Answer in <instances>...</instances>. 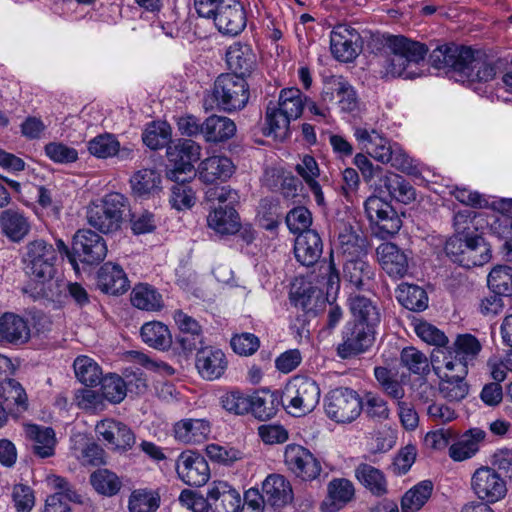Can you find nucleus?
I'll return each mask as SVG.
<instances>
[{
  "mask_svg": "<svg viewBox=\"0 0 512 512\" xmlns=\"http://www.w3.org/2000/svg\"><path fill=\"white\" fill-rule=\"evenodd\" d=\"M323 252L321 237L315 230L300 233L295 240L294 254L303 266H312L320 259Z\"/></svg>",
  "mask_w": 512,
  "mask_h": 512,
  "instance_id": "cd10ccee",
  "label": "nucleus"
},
{
  "mask_svg": "<svg viewBox=\"0 0 512 512\" xmlns=\"http://www.w3.org/2000/svg\"><path fill=\"white\" fill-rule=\"evenodd\" d=\"M206 18L212 19L218 31L228 36H237L247 24L246 11L238 0H224L213 15Z\"/></svg>",
  "mask_w": 512,
  "mask_h": 512,
  "instance_id": "f8f14e48",
  "label": "nucleus"
},
{
  "mask_svg": "<svg viewBox=\"0 0 512 512\" xmlns=\"http://www.w3.org/2000/svg\"><path fill=\"white\" fill-rule=\"evenodd\" d=\"M47 482L55 493L46 499L45 512H72L65 500L74 503L82 502L81 496L65 478L52 475L47 478Z\"/></svg>",
  "mask_w": 512,
  "mask_h": 512,
  "instance_id": "412c9836",
  "label": "nucleus"
},
{
  "mask_svg": "<svg viewBox=\"0 0 512 512\" xmlns=\"http://www.w3.org/2000/svg\"><path fill=\"white\" fill-rule=\"evenodd\" d=\"M431 65L436 69H449L462 82H488L495 78L496 67L488 56L470 47L446 44L430 54Z\"/></svg>",
  "mask_w": 512,
  "mask_h": 512,
  "instance_id": "f257e3e1",
  "label": "nucleus"
},
{
  "mask_svg": "<svg viewBox=\"0 0 512 512\" xmlns=\"http://www.w3.org/2000/svg\"><path fill=\"white\" fill-rule=\"evenodd\" d=\"M375 328L365 323L349 322L342 331L336 351L341 359H350L366 352L375 341Z\"/></svg>",
  "mask_w": 512,
  "mask_h": 512,
  "instance_id": "9b49d317",
  "label": "nucleus"
},
{
  "mask_svg": "<svg viewBox=\"0 0 512 512\" xmlns=\"http://www.w3.org/2000/svg\"><path fill=\"white\" fill-rule=\"evenodd\" d=\"M250 401L249 412L261 421L269 420L277 413L278 401L272 393L256 392L250 395Z\"/></svg>",
  "mask_w": 512,
  "mask_h": 512,
  "instance_id": "3c124183",
  "label": "nucleus"
},
{
  "mask_svg": "<svg viewBox=\"0 0 512 512\" xmlns=\"http://www.w3.org/2000/svg\"><path fill=\"white\" fill-rule=\"evenodd\" d=\"M399 303L410 311H423L428 307V296L426 291L417 286L403 283L397 290Z\"/></svg>",
  "mask_w": 512,
  "mask_h": 512,
  "instance_id": "49530a36",
  "label": "nucleus"
},
{
  "mask_svg": "<svg viewBox=\"0 0 512 512\" xmlns=\"http://www.w3.org/2000/svg\"><path fill=\"white\" fill-rule=\"evenodd\" d=\"M355 323H365L368 327L376 328L381 321L380 309L372 299L362 295L350 296L348 299Z\"/></svg>",
  "mask_w": 512,
  "mask_h": 512,
  "instance_id": "c9c22d12",
  "label": "nucleus"
},
{
  "mask_svg": "<svg viewBox=\"0 0 512 512\" xmlns=\"http://www.w3.org/2000/svg\"><path fill=\"white\" fill-rule=\"evenodd\" d=\"M295 170L313 193L316 203L319 206H323L325 199L321 186L317 181L320 169L315 158L310 155H304L300 163L296 165Z\"/></svg>",
  "mask_w": 512,
  "mask_h": 512,
  "instance_id": "a19ab883",
  "label": "nucleus"
},
{
  "mask_svg": "<svg viewBox=\"0 0 512 512\" xmlns=\"http://www.w3.org/2000/svg\"><path fill=\"white\" fill-rule=\"evenodd\" d=\"M359 35L355 29L346 25H337L330 34V48L333 56L342 62H350L358 55L357 40Z\"/></svg>",
  "mask_w": 512,
  "mask_h": 512,
  "instance_id": "4be33fe9",
  "label": "nucleus"
},
{
  "mask_svg": "<svg viewBox=\"0 0 512 512\" xmlns=\"http://www.w3.org/2000/svg\"><path fill=\"white\" fill-rule=\"evenodd\" d=\"M381 182L389 195L398 202L408 204L416 198L415 189L398 174L387 173L381 178Z\"/></svg>",
  "mask_w": 512,
  "mask_h": 512,
  "instance_id": "a18cd8bd",
  "label": "nucleus"
},
{
  "mask_svg": "<svg viewBox=\"0 0 512 512\" xmlns=\"http://www.w3.org/2000/svg\"><path fill=\"white\" fill-rule=\"evenodd\" d=\"M208 226L220 234H235L240 228V219L233 206H219L207 217Z\"/></svg>",
  "mask_w": 512,
  "mask_h": 512,
  "instance_id": "ea45409f",
  "label": "nucleus"
},
{
  "mask_svg": "<svg viewBox=\"0 0 512 512\" xmlns=\"http://www.w3.org/2000/svg\"><path fill=\"white\" fill-rule=\"evenodd\" d=\"M305 100L306 97L298 88H285L280 91L276 107L296 120L303 112Z\"/></svg>",
  "mask_w": 512,
  "mask_h": 512,
  "instance_id": "09e8293b",
  "label": "nucleus"
},
{
  "mask_svg": "<svg viewBox=\"0 0 512 512\" xmlns=\"http://www.w3.org/2000/svg\"><path fill=\"white\" fill-rule=\"evenodd\" d=\"M328 496L323 502L329 512H335L350 502L355 495L353 483L345 478L331 480L327 486Z\"/></svg>",
  "mask_w": 512,
  "mask_h": 512,
  "instance_id": "58836bf2",
  "label": "nucleus"
},
{
  "mask_svg": "<svg viewBox=\"0 0 512 512\" xmlns=\"http://www.w3.org/2000/svg\"><path fill=\"white\" fill-rule=\"evenodd\" d=\"M195 172L201 182L216 184L227 181L234 174L235 165L227 156L213 155L202 160Z\"/></svg>",
  "mask_w": 512,
  "mask_h": 512,
  "instance_id": "6ab92c4d",
  "label": "nucleus"
},
{
  "mask_svg": "<svg viewBox=\"0 0 512 512\" xmlns=\"http://www.w3.org/2000/svg\"><path fill=\"white\" fill-rule=\"evenodd\" d=\"M201 146L191 139H179L167 147V158L172 164L166 176L171 181H190L196 176L193 163L201 156Z\"/></svg>",
  "mask_w": 512,
  "mask_h": 512,
  "instance_id": "1a4fd4ad",
  "label": "nucleus"
},
{
  "mask_svg": "<svg viewBox=\"0 0 512 512\" xmlns=\"http://www.w3.org/2000/svg\"><path fill=\"white\" fill-rule=\"evenodd\" d=\"M0 395L7 408L16 405L18 412L27 409V395L20 383L15 379H6L0 384Z\"/></svg>",
  "mask_w": 512,
  "mask_h": 512,
  "instance_id": "052dcab7",
  "label": "nucleus"
},
{
  "mask_svg": "<svg viewBox=\"0 0 512 512\" xmlns=\"http://www.w3.org/2000/svg\"><path fill=\"white\" fill-rule=\"evenodd\" d=\"M365 257L347 258L343 266L344 279L356 289H368L375 275L374 268Z\"/></svg>",
  "mask_w": 512,
  "mask_h": 512,
  "instance_id": "473e14b6",
  "label": "nucleus"
},
{
  "mask_svg": "<svg viewBox=\"0 0 512 512\" xmlns=\"http://www.w3.org/2000/svg\"><path fill=\"white\" fill-rule=\"evenodd\" d=\"M24 254L26 273L31 280L46 284L50 282L55 273L57 260L56 249L43 239L27 243Z\"/></svg>",
  "mask_w": 512,
  "mask_h": 512,
  "instance_id": "6e6552de",
  "label": "nucleus"
},
{
  "mask_svg": "<svg viewBox=\"0 0 512 512\" xmlns=\"http://www.w3.org/2000/svg\"><path fill=\"white\" fill-rule=\"evenodd\" d=\"M321 391L317 382L306 376H295L285 386L282 404L293 416L312 412L320 401Z\"/></svg>",
  "mask_w": 512,
  "mask_h": 512,
  "instance_id": "423d86ee",
  "label": "nucleus"
},
{
  "mask_svg": "<svg viewBox=\"0 0 512 512\" xmlns=\"http://www.w3.org/2000/svg\"><path fill=\"white\" fill-rule=\"evenodd\" d=\"M226 62L232 74L245 77L256 66V55L248 44L236 42L226 51Z\"/></svg>",
  "mask_w": 512,
  "mask_h": 512,
  "instance_id": "7c9ffc66",
  "label": "nucleus"
},
{
  "mask_svg": "<svg viewBox=\"0 0 512 512\" xmlns=\"http://www.w3.org/2000/svg\"><path fill=\"white\" fill-rule=\"evenodd\" d=\"M485 437V431L479 428L469 429L462 435L456 433L448 449L449 457L455 462H462L473 458L478 453Z\"/></svg>",
  "mask_w": 512,
  "mask_h": 512,
  "instance_id": "b1692460",
  "label": "nucleus"
},
{
  "mask_svg": "<svg viewBox=\"0 0 512 512\" xmlns=\"http://www.w3.org/2000/svg\"><path fill=\"white\" fill-rule=\"evenodd\" d=\"M471 487L479 499L487 503H495L503 499L507 493L505 480L493 468H478L472 475Z\"/></svg>",
  "mask_w": 512,
  "mask_h": 512,
  "instance_id": "4468645a",
  "label": "nucleus"
},
{
  "mask_svg": "<svg viewBox=\"0 0 512 512\" xmlns=\"http://www.w3.org/2000/svg\"><path fill=\"white\" fill-rule=\"evenodd\" d=\"M203 137L206 142L220 143L232 138L236 133V125L226 116L211 115L204 121Z\"/></svg>",
  "mask_w": 512,
  "mask_h": 512,
  "instance_id": "e433bc0d",
  "label": "nucleus"
},
{
  "mask_svg": "<svg viewBox=\"0 0 512 512\" xmlns=\"http://www.w3.org/2000/svg\"><path fill=\"white\" fill-rule=\"evenodd\" d=\"M90 482L99 494L109 497L116 495L122 486L119 477L107 469H98L93 472L90 476Z\"/></svg>",
  "mask_w": 512,
  "mask_h": 512,
  "instance_id": "6e6d98bb",
  "label": "nucleus"
},
{
  "mask_svg": "<svg viewBox=\"0 0 512 512\" xmlns=\"http://www.w3.org/2000/svg\"><path fill=\"white\" fill-rule=\"evenodd\" d=\"M391 51L386 60L385 72L391 77L413 79L422 75L428 48L404 36H391L388 39Z\"/></svg>",
  "mask_w": 512,
  "mask_h": 512,
  "instance_id": "f03ea898",
  "label": "nucleus"
},
{
  "mask_svg": "<svg viewBox=\"0 0 512 512\" xmlns=\"http://www.w3.org/2000/svg\"><path fill=\"white\" fill-rule=\"evenodd\" d=\"M487 283L495 294L512 296V267L495 266L488 274Z\"/></svg>",
  "mask_w": 512,
  "mask_h": 512,
  "instance_id": "603ef678",
  "label": "nucleus"
},
{
  "mask_svg": "<svg viewBox=\"0 0 512 512\" xmlns=\"http://www.w3.org/2000/svg\"><path fill=\"white\" fill-rule=\"evenodd\" d=\"M262 492L266 502L275 507H283L293 499L290 482L280 474H270L262 483Z\"/></svg>",
  "mask_w": 512,
  "mask_h": 512,
  "instance_id": "2f4dec72",
  "label": "nucleus"
},
{
  "mask_svg": "<svg viewBox=\"0 0 512 512\" xmlns=\"http://www.w3.org/2000/svg\"><path fill=\"white\" fill-rule=\"evenodd\" d=\"M449 349H451L459 359L469 365L476 359L482 346L479 340L472 334H460L457 335L453 346Z\"/></svg>",
  "mask_w": 512,
  "mask_h": 512,
  "instance_id": "4d7b16f0",
  "label": "nucleus"
},
{
  "mask_svg": "<svg viewBox=\"0 0 512 512\" xmlns=\"http://www.w3.org/2000/svg\"><path fill=\"white\" fill-rule=\"evenodd\" d=\"M142 140L152 150L164 148L171 140V127L166 122H152L143 132Z\"/></svg>",
  "mask_w": 512,
  "mask_h": 512,
  "instance_id": "5fc2aeb1",
  "label": "nucleus"
},
{
  "mask_svg": "<svg viewBox=\"0 0 512 512\" xmlns=\"http://www.w3.org/2000/svg\"><path fill=\"white\" fill-rule=\"evenodd\" d=\"M100 382L103 399L117 404L125 398L126 384L118 375L105 376Z\"/></svg>",
  "mask_w": 512,
  "mask_h": 512,
  "instance_id": "0e129e2a",
  "label": "nucleus"
},
{
  "mask_svg": "<svg viewBox=\"0 0 512 512\" xmlns=\"http://www.w3.org/2000/svg\"><path fill=\"white\" fill-rule=\"evenodd\" d=\"M355 478L374 496L381 497L388 492V483L384 473L367 463H360L355 468Z\"/></svg>",
  "mask_w": 512,
  "mask_h": 512,
  "instance_id": "4c0bfd02",
  "label": "nucleus"
},
{
  "mask_svg": "<svg viewBox=\"0 0 512 512\" xmlns=\"http://www.w3.org/2000/svg\"><path fill=\"white\" fill-rule=\"evenodd\" d=\"M25 435L31 442V449L40 458H47L54 454L55 433L50 427H41L35 424L25 426Z\"/></svg>",
  "mask_w": 512,
  "mask_h": 512,
  "instance_id": "f704fd0d",
  "label": "nucleus"
},
{
  "mask_svg": "<svg viewBox=\"0 0 512 512\" xmlns=\"http://www.w3.org/2000/svg\"><path fill=\"white\" fill-rule=\"evenodd\" d=\"M160 505L158 493L148 489L134 490L128 501L130 512H156Z\"/></svg>",
  "mask_w": 512,
  "mask_h": 512,
  "instance_id": "13d9d810",
  "label": "nucleus"
},
{
  "mask_svg": "<svg viewBox=\"0 0 512 512\" xmlns=\"http://www.w3.org/2000/svg\"><path fill=\"white\" fill-rule=\"evenodd\" d=\"M365 213L370 223L376 225L383 237L396 234L402 221L394 208L382 198L370 196L364 203Z\"/></svg>",
  "mask_w": 512,
  "mask_h": 512,
  "instance_id": "ddd939ff",
  "label": "nucleus"
},
{
  "mask_svg": "<svg viewBox=\"0 0 512 512\" xmlns=\"http://www.w3.org/2000/svg\"><path fill=\"white\" fill-rule=\"evenodd\" d=\"M27 321L14 313H4L0 317V341L24 344L30 339Z\"/></svg>",
  "mask_w": 512,
  "mask_h": 512,
  "instance_id": "72a5a7b5",
  "label": "nucleus"
},
{
  "mask_svg": "<svg viewBox=\"0 0 512 512\" xmlns=\"http://www.w3.org/2000/svg\"><path fill=\"white\" fill-rule=\"evenodd\" d=\"M249 85L242 76L225 73L218 76L214 82L211 96L205 100L206 108L214 105L219 110L231 113L243 109L249 100Z\"/></svg>",
  "mask_w": 512,
  "mask_h": 512,
  "instance_id": "39448f33",
  "label": "nucleus"
},
{
  "mask_svg": "<svg viewBox=\"0 0 512 512\" xmlns=\"http://www.w3.org/2000/svg\"><path fill=\"white\" fill-rule=\"evenodd\" d=\"M382 269L393 278L404 277L409 268V257L405 251L391 242L382 243L376 250Z\"/></svg>",
  "mask_w": 512,
  "mask_h": 512,
  "instance_id": "5701e85b",
  "label": "nucleus"
},
{
  "mask_svg": "<svg viewBox=\"0 0 512 512\" xmlns=\"http://www.w3.org/2000/svg\"><path fill=\"white\" fill-rule=\"evenodd\" d=\"M354 137L363 150L376 161L390 164L397 170L407 172L412 163L404 150L396 143H391L380 132L373 128L356 127Z\"/></svg>",
  "mask_w": 512,
  "mask_h": 512,
  "instance_id": "7ed1b4c3",
  "label": "nucleus"
},
{
  "mask_svg": "<svg viewBox=\"0 0 512 512\" xmlns=\"http://www.w3.org/2000/svg\"><path fill=\"white\" fill-rule=\"evenodd\" d=\"M95 431L107 445L121 450L130 449L135 443V435L132 430L124 423L104 419L97 423Z\"/></svg>",
  "mask_w": 512,
  "mask_h": 512,
  "instance_id": "aec40b11",
  "label": "nucleus"
},
{
  "mask_svg": "<svg viewBox=\"0 0 512 512\" xmlns=\"http://www.w3.org/2000/svg\"><path fill=\"white\" fill-rule=\"evenodd\" d=\"M446 254L459 265L471 268L486 264L490 258V248L479 235H454L445 245Z\"/></svg>",
  "mask_w": 512,
  "mask_h": 512,
  "instance_id": "0eeeda50",
  "label": "nucleus"
},
{
  "mask_svg": "<svg viewBox=\"0 0 512 512\" xmlns=\"http://www.w3.org/2000/svg\"><path fill=\"white\" fill-rule=\"evenodd\" d=\"M214 512H243L240 493L225 481H214L208 488Z\"/></svg>",
  "mask_w": 512,
  "mask_h": 512,
  "instance_id": "393cba45",
  "label": "nucleus"
},
{
  "mask_svg": "<svg viewBox=\"0 0 512 512\" xmlns=\"http://www.w3.org/2000/svg\"><path fill=\"white\" fill-rule=\"evenodd\" d=\"M176 470L180 479L189 486H202L210 477V469L205 458L190 451L180 454Z\"/></svg>",
  "mask_w": 512,
  "mask_h": 512,
  "instance_id": "f3484780",
  "label": "nucleus"
},
{
  "mask_svg": "<svg viewBox=\"0 0 512 512\" xmlns=\"http://www.w3.org/2000/svg\"><path fill=\"white\" fill-rule=\"evenodd\" d=\"M171 188L170 204L176 210L190 209L195 204V193L186 183L188 181H174Z\"/></svg>",
  "mask_w": 512,
  "mask_h": 512,
  "instance_id": "e2e57ef3",
  "label": "nucleus"
},
{
  "mask_svg": "<svg viewBox=\"0 0 512 512\" xmlns=\"http://www.w3.org/2000/svg\"><path fill=\"white\" fill-rule=\"evenodd\" d=\"M362 400L359 394L350 388H336L328 393L325 399V413L336 423H351L362 411Z\"/></svg>",
  "mask_w": 512,
  "mask_h": 512,
  "instance_id": "9d476101",
  "label": "nucleus"
},
{
  "mask_svg": "<svg viewBox=\"0 0 512 512\" xmlns=\"http://www.w3.org/2000/svg\"><path fill=\"white\" fill-rule=\"evenodd\" d=\"M285 221L292 233H304L310 230L312 214L306 207H295L287 213Z\"/></svg>",
  "mask_w": 512,
  "mask_h": 512,
  "instance_id": "774afa93",
  "label": "nucleus"
},
{
  "mask_svg": "<svg viewBox=\"0 0 512 512\" xmlns=\"http://www.w3.org/2000/svg\"><path fill=\"white\" fill-rule=\"evenodd\" d=\"M400 361L402 366L414 374H422L429 370L427 357L414 347L404 348L401 351Z\"/></svg>",
  "mask_w": 512,
  "mask_h": 512,
  "instance_id": "338daca9",
  "label": "nucleus"
},
{
  "mask_svg": "<svg viewBox=\"0 0 512 512\" xmlns=\"http://www.w3.org/2000/svg\"><path fill=\"white\" fill-rule=\"evenodd\" d=\"M284 463L293 474L305 481L316 479L321 472V464L305 447L289 444L285 447Z\"/></svg>",
  "mask_w": 512,
  "mask_h": 512,
  "instance_id": "2eb2a0df",
  "label": "nucleus"
},
{
  "mask_svg": "<svg viewBox=\"0 0 512 512\" xmlns=\"http://www.w3.org/2000/svg\"><path fill=\"white\" fill-rule=\"evenodd\" d=\"M72 248L82 262L90 265L100 263L107 255V245L103 237L89 229L76 232Z\"/></svg>",
  "mask_w": 512,
  "mask_h": 512,
  "instance_id": "dca6fc26",
  "label": "nucleus"
},
{
  "mask_svg": "<svg viewBox=\"0 0 512 512\" xmlns=\"http://www.w3.org/2000/svg\"><path fill=\"white\" fill-rule=\"evenodd\" d=\"M432 491L433 483L430 480H424L414 485L402 496L401 511H419L431 497Z\"/></svg>",
  "mask_w": 512,
  "mask_h": 512,
  "instance_id": "c03bdc74",
  "label": "nucleus"
},
{
  "mask_svg": "<svg viewBox=\"0 0 512 512\" xmlns=\"http://www.w3.org/2000/svg\"><path fill=\"white\" fill-rule=\"evenodd\" d=\"M129 214L128 199L118 192H112L89 205L87 220L92 227L100 232L112 233L121 228Z\"/></svg>",
  "mask_w": 512,
  "mask_h": 512,
  "instance_id": "20e7f679",
  "label": "nucleus"
},
{
  "mask_svg": "<svg viewBox=\"0 0 512 512\" xmlns=\"http://www.w3.org/2000/svg\"><path fill=\"white\" fill-rule=\"evenodd\" d=\"M130 182L134 193L142 196L159 189L161 177L153 169H142L132 176Z\"/></svg>",
  "mask_w": 512,
  "mask_h": 512,
  "instance_id": "680f3d73",
  "label": "nucleus"
},
{
  "mask_svg": "<svg viewBox=\"0 0 512 512\" xmlns=\"http://www.w3.org/2000/svg\"><path fill=\"white\" fill-rule=\"evenodd\" d=\"M211 432V424L205 418H184L173 425L174 437L185 444L204 442Z\"/></svg>",
  "mask_w": 512,
  "mask_h": 512,
  "instance_id": "bb28decb",
  "label": "nucleus"
},
{
  "mask_svg": "<svg viewBox=\"0 0 512 512\" xmlns=\"http://www.w3.org/2000/svg\"><path fill=\"white\" fill-rule=\"evenodd\" d=\"M439 391L448 401L458 402L467 396L469 387L465 382V378H442L439 385Z\"/></svg>",
  "mask_w": 512,
  "mask_h": 512,
  "instance_id": "69168bd1",
  "label": "nucleus"
},
{
  "mask_svg": "<svg viewBox=\"0 0 512 512\" xmlns=\"http://www.w3.org/2000/svg\"><path fill=\"white\" fill-rule=\"evenodd\" d=\"M431 364L440 379L465 378L468 373V365L449 348L445 350L438 349L433 353Z\"/></svg>",
  "mask_w": 512,
  "mask_h": 512,
  "instance_id": "c85d7f7f",
  "label": "nucleus"
},
{
  "mask_svg": "<svg viewBox=\"0 0 512 512\" xmlns=\"http://www.w3.org/2000/svg\"><path fill=\"white\" fill-rule=\"evenodd\" d=\"M131 303L134 307L145 311H159L163 307L160 293L151 285L137 284L131 292Z\"/></svg>",
  "mask_w": 512,
  "mask_h": 512,
  "instance_id": "37998d69",
  "label": "nucleus"
},
{
  "mask_svg": "<svg viewBox=\"0 0 512 512\" xmlns=\"http://www.w3.org/2000/svg\"><path fill=\"white\" fill-rule=\"evenodd\" d=\"M77 379L87 386H94L101 380L102 371L99 365L88 356H78L73 363Z\"/></svg>",
  "mask_w": 512,
  "mask_h": 512,
  "instance_id": "864d4df0",
  "label": "nucleus"
},
{
  "mask_svg": "<svg viewBox=\"0 0 512 512\" xmlns=\"http://www.w3.org/2000/svg\"><path fill=\"white\" fill-rule=\"evenodd\" d=\"M87 149L91 155L98 159H107L115 156L119 149V141L111 133H104L89 140Z\"/></svg>",
  "mask_w": 512,
  "mask_h": 512,
  "instance_id": "bf43d9fd",
  "label": "nucleus"
},
{
  "mask_svg": "<svg viewBox=\"0 0 512 512\" xmlns=\"http://www.w3.org/2000/svg\"><path fill=\"white\" fill-rule=\"evenodd\" d=\"M292 120L288 115L280 111L276 104L269 102L265 113V135L273 136L278 140L285 139L289 134L290 122Z\"/></svg>",
  "mask_w": 512,
  "mask_h": 512,
  "instance_id": "79ce46f5",
  "label": "nucleus"
},
{
  "mask_svg": "<svg viewBox=\"0 0 512 512\" xmlns=\"http://www.w3.org/2000/svg\"><path fill=\"white\" fill-rule=\"evenodd\" d=\"M141 337L147 345L160 350L169 348L172 343L168 327L158 321L145 323L141 328Z\"/></svg>",
  "mask_w": 512,
  "mask_h": 512,
  "instance_id": "de8ad7c7",
  "label": "nucleus"
},
{
  "mask_svg": "<svg viewBox=\"0 0 512 512\" xmlns=\"http://www.w3.org/2000/svg\"><path fill=\"white\" fill-rule=\"evenodd\" d=\"M0 228L10 241L20 242L28 235L30 223L23 211L8 208L0 212Z\"/></svg>",
  "mask_w": 512,
  "mask_h": 512,
  "instance_id": "c756f323",
  "label": "nucleus"
},
{
  "mask_svg": "<svg viewBox=\"0 0 512 512\" xmlns=\"http://www.w3.org/2000/svg\"><path fill=\"white\" fill-rule=\"evenodd\" d=\"M342 254L345 258H354L358 256H366L367 240L365 237L358 235L351 227H345L338 237Z\"/></svg>",
  "mask_w": 512,
  "mask_h": 512,
  "instance_id": "8fccbe9b",
  "label": "nucleus"
},
{
  "mask_svg": "<svg viewBox=\"0 0 512 512\" xmlns=\"http://www.w3.org/2000/svg\"><path fill=\"white\" fill-rule=\"evenodd\" d=\"M97 287L106 294L120 295L129 289L130 283L120 265L107 262L97 272Z\"/></svg>",
  "mask_w": 512,
  "mask_h": 512,
  "instance_id": "a878e982",
  "label": "nucleus"
},
{
  "mask_svg": "<svg viewBox=\"0 0 512 512\" xmlns=\"http://www.w3.org/2000/svg\"><path fill=\"white\" fill-rule=\"evenodd\" d=\"M227 366V358L221 349L207 346L197 350L195 367L201 378L208 381L219 379Z\"/></svg>",
  "mask_w": 512,
  "mask_h": 512,
  "instance_id": "a211bd4d",
  "label": "nucleus"
}]
</instances>
